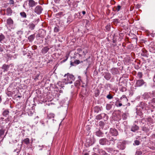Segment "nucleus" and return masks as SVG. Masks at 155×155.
Segmentation results:
<instances>
[{
    "label": "nucleus",
    "instance_id": "1",
    "mask_svg": "<svg viewBox=\"0 0 155 155\" xmlns=\"http://www.w3.org/2000/svg\"><path fill=\"white\" fill-rule=\"evenodd\" d=\"M64 77V78L63 80V82H59L58 83V84L61 87H64V86L62 85V83H64L65 84H71L75 79L73 75L68 73L65 74Z\"/></svg>",
    "mask_w": 155,
    "mask_h": 155
},
{
    "label": "nucleus",
    "instance_id": "2",
    "mask_svg": "<svg viewBox=\"0 0 155 155\" xmlns=\"http://www.w3.org/2000/svg\"><path fill=\"white\" fill-rule=\"evenodd\" d=\"M99 144L102 145H109L110 143H109V140L105 138H101L99 140Z\"/></svg>",
    "mask_w": 155,
    "mask_h": 155
},
{
    "label": "nucleus",
    "instance_id": "3",
    "mask_svg": "<svg viewBox=\"0 0 155 155\" xmlns=\"http://www.w3.org/2000/svg\"><path fill=\"white\" fill-rule=\"evenodd\" d=\"M136 85L137 87H140L144 85H146V83L143 79H140L137 81Z\"/></svg>",
    "mask_w": 155,
    "mask_h": 155
},
{
    "label": "nucleus",
    "instance_id": "4",
    "mask_svg": "<svg viewBox=\"0 0 155 155\" xmlns=\"http://www.w3.org/2000/svg\"><path fill=\"white\" fill-rule=\"evenodd\" d=\"M43 9L40 5H38L36 7L35 9V12L37 14H40L42 12Z\"/></svg>",
    "mask_w": 155,
    "mask_h": 155
},
{
    "label": "nucleus",
    "instance_id": "5",
    "mask_svg": "<svg viewBox=\"0 0 155 155\" xmlns=\"http://www.w3.org/2000/svg\"><path fill=\"white\" fill-rule=\"evenodd\" d=\"M110 134L113 136H117L118 134V132L116 130L113 128L110 129Z\"/></svg>",
    "mask_w": 155,
    "mask_h": 155
},
{
    "label": "nucleus",
    "instance_id": "6",
    "mask_svg": "<svg viewBox=\"0 0 155 155\" xmlns=\"http://www.w3.org/2000/svg\"><path fill=\"white\" fill-rule=\"evenodd\" d=\"M121 102H122L123 104H125V103H127L128 101V99L126 97L125 95H123L120 98Z\"/></svg>",
    "mask_w": 155,
    "mask_h": 155
},
{
    "label": "nucleus",
    "instance_id": "7",
    "mask_svg": "<svg viewBox=\"0 0 155 155\" xmlns=\"http://www.w3.org/2000/svg\"><path fill=\"white\" fill-rule=\"evenodd\" d=\"M9 67V65L4 64L2 66L1 68L3 70V72H5L8 71Z\"/></svg>",
    "mask_w": 155,
    "mask_h": 155
},
{
    "label": "nucleus",
    "instance_id": "8",
    "mask_svg": "<svg viewBox=\"0 0 155 155\" xmlns=\"http://www.w3.org/2000/svg\"><path fill=\"white\" fill-rule=\"evenodd\" d=\"M139 129V127L136 125L134 124L131 127V130L133 132H135Z\"/></svg>",
    "mask_w": 155,
    "mask_h": 155
},
{
    "label": "nucleus",
    "instance_id": "9",
    "mask_svg": "<svg viewBox=\"0 0 155 155\" xmlns=\"http://www.w3.org/2000/svg\"><path fill=\"white\" fill-rule=\"evenodd\" d=\"M106 115L104 113L101 114L97 115L96 117V119L97 120H100L104 118Z\"/></svg>",
    "mask_w": 155,
    "mask_h": 155
},
{
    "label": "nucleus",
    "instance_id": "10",
    "mask_svg": "<svg viewBox=\"0 0 155 155\" xmlns=\"http://www.w3.org/2000/svg\"><path fill=\"white\" fill-rule=\"evenodd\" d=\"M118 147L119 148L122 150H124L125 147V144L123 142L119 143Z\"/></svg>",
    "mask_w": 155,
    "mask_h": 155
},
{
    "label": "nucleus",
    "instance_id": "11",
    "mask_svg": "<svg viewBox=\"0 0 155 155\" xmlns=\"http://www.w3.org/2000/svg\"><path fill=\"white\" fill-rule=\"evenodd\" d=\"M37 3L35 2L33 0H30L29 1L28 4L29 6L31 7H33Z\"/></svg>",
    "mask_w": 155,
    "mask_h": 155
},
{
    "label": "nucleus",
    "instance_id": "12",
    "mask_svg": "<svg viewBox=\"0 0 155 155\" xmlns=\"http://www.w3.org/2000/svg\"><path fill=\"white\" fill-rule=\"evenodd\" d=\"M13 20L10 18H9L7 20V24L8 25L12 26L13 25Z\"/></svg>",
    "mask_w": 155,
    "mask_h": 155
},
{
    "label": "nucleus",
    "instance_id": "13",
    "mask_svg": "<svg viewBox=\"0 0 155 155\" xmlns=\"http://www.w3.org/2000/svg\"><path fill=\"white\" fill-rule=\"evenodd\" d=\"M102 109V107H100L98 106H96L94 107V112L98 113L99 111H101Z\"/></svg>",
    "mask_w": 155,
    "mask_h": 155
},
{
    "label": "nucleus",
    "instance_id": "14",
    "mask_svg": "<svg viewBox=\"0 0 155 155\" xmlns=\"http://www.w3.org/2000/svg\"><path fill=\"white\" fill-rule=\"evenodd\" d=\"M49 48L48 47H45L43 48L41 50V52L43 54H45L49 50Z\"/></svg>",
    "mask_w": 155,
    "mask_h": 155
},
{
    "label": "nucleus",
    "instance_id": "15",
    "mask_svg": "<svg viewBox=\"0 0 155 155\" xmlns=\"http://www.w3.org/2000/svg\"><path fill=\"white\" fill-rule=\"evenodd\" d=\"M111 72L113 74H117L118 73V71L117 68H114L111 69Z\"/></svg>",
    "mask_w": 155,
    "mask_h": 155
},
{
    "label": "nucleus",
    "instance_id": "16",
    "mask_svg": "<svg viewBox=\"0 0 155 155\" xmlns=\"http://www.w3.org/2000/svg\"><path fill=\"white\" fill-rule=\"evenodd\" d=\"M21 143L22 144L24 143L28 145L30 143V140L28 138H26L22 140Z\"/></svg>",
    "mask_w": 155,
    "mask_h": 155
},
{
    "label": "nucleus",
    "instance_id": "17",
    "mask_svg": "<svg viewBox=\"0 0 155 155\" xmlns=\"http://www.w3.org/2000/svg\"><path fill=\"white\" fill-rule=\"evenodd\" d=\"M121 6L119 5H118L117 7L115 6L113 8V11L114 12H118L120 9Z\"/></svg>",
    "mask_w": 155,
    "mask_h": 155
},
{
    "label": "nucleus",
    "instance_id": "18",
    "mask_svg": "<svg viewBox=\"0 0 155 155\" xmlns=\"http://www.w3.org/2000/svg\"><path fill=\"white\" fill-rule=\"evenodd\" d=\"M122 102H121V101L117 100L115 103V105L117 107H120L122 105Z\"/></svg>",
    "mask_w": 155,
    "mask_h": 155
},
{
    "label": "nucleus",
    "instance_id": "19",
    "mask_svg": "<svg viewBox=\"0 0 155 155\" xmlns=\"http://www.w3.org/2000/svg\"><path fill=\"white\" fill-rule=\"evenodd\" d=\"M12 11L10 8H8L6 10V14L8 15H11L12 13Z\"/></svg>",
    "mask_w": 155,
    "mask_h": 155
},
{
    "label": "nucleus",
    "instance_id": "20",
    "mask_svg": "<svg viewBox=\"0 0 155 155\" xmlns=\"http://www.w3.org/2000/svg\"><path fill=\"white\" fill-rule=\"evenodd\" d=\"M35 38V35L34 34L31 35L28 38V39L29 41L32 42L34 39Z\"/></svg>",
    "mask_w": 155,
    "mask_h": 155
},
{
    "label": "nucleus",
    "instance_id": "21",
    "mask_svg": "<svg viewBox=\"0 0 155 155\" xmlns=\"http://www.w3.org/2000/svg\"><path fill=\"white\" fill-rule=\"evenodd\" d=\"M104 77L107 80H109L111 78L110 74L109 73H107L105 75Z\"/></svg>",
    "mask_w": 155,
    "mask_h": 155
},
{
    "label": "nucleus",
    "instance_id": "22",
    "mask_svg": "<svg viewBox=\"0 0 155 155\" xmlns=\"http://www.w3.org/2000/svg\"><path fill=\"white\" fill-rule=\"evenodd\" d=\"M28 27L31 30H33L35 27V25L33 23H31L29 24Z\"/></svg>",
    "mask_w": 155,
    "mask_h": 155
},
{
    "label": "nucleus",
    "instance_id": "23",
    "mask_svg": "<svg viewBox=\"0 0 155 155\" xmlns=\"http://www.w3.org/2000/svg\"><path fill=\"white\" fill-rule=\"evenodd\" d=\"M110 140L109 141V143H111L112 144L114 145L115 143V142L114 141V140H115L116 139L114 140L113 137H111V138H109Z\"/></svg>",
    "mask_w": 155,
    "mask_h": 155
},
{
    "label": "nucleus",
    "instance_id": "24",
    "mask_svg": "<svg viewBox=\"0 0 155 155\" xmlns=\"http://www.w3.org/2000/svg\"><path fill=\"white\" fill-rule=\"evenodd\" d=\"M64 14L63 12H60L56 14V16L57 18L61 17L64 15Z\"/></svg>",
    "mask_w": 155,
    "mask_h": 155
},
{
    "label": "nucleus",
    "instance_id": "25",
    "mask_svg": "<svg viewBox=\"0 0 155 155\" xmlns=\"http://www.w3.org/2000/svg\"><path fill=\"white\" fill-rule=\"evenodd\" d=\"M103 133H102L100 130H98L96 132V135L98 137H100L102 136Z\"/></svg>",
    "mask_w": 155,
    "mask_h": 155
},
{
    "label": "nucleus",
    "instance_id": "26",
    "mask_svg": "<svg viewBox=\"0 0 155 155\" xmlns=\"http://www.w3.org/2000/svg\"><path fill=\"white\" fill-rule=\"evenodd\" d=\"M9 111L8 110H5L3 113V115L4 116L7 117L8 115Z\"/></svg>",
    "mask_w": 155,
    "mask_h": 155
},
{
    "label": "nucleus",
    "instance_id": "27",
    "mask_svg": "<svg viewBox=\"0 0 155 155\" xmlns=\"http://www.w3.org/2000/svg\"><path fill=\"white\" fill-rule=\"evenodd\" d=\"M88 52L87 50H83L82 53L81 54H79V55L80 57H81L82 55H85Z\"/></svg>",
    "mask_w": 155,
    "mask_h": 155
},
{
    "label": "nucleus",
    "instance_id": "28",
    "mask_svg": "<svg viewBox=\"0 0 155 155\" xmlns=\"http://www.w3.org/2000/svg\"><path fill=\"white\" fill-rule=\"evenodd\" d=\"M54 115L53 113H50L48 115V118L49 119H51L52 118H54Z\"/></svg>",
    "mask_w": 155,
    "mask_h": 155
},
{
    "label": "nucleus",
    "instance_id": "29",
    "mask_svg": "<svg viewBox=\"0 0 155 155\" xmlns=\"http://www.w3.org/2000/svg\"><path fill=\"white\" fill-rule=\"evenodd\" d=\"M143 74L141 72H138L137 74V78H142Z\"/></svg>",
    "mask_w": 155,
    "mask_h": 155
},
{
    "label": "nucleus",
    "instance_id": "30",
    "mask_svg": "<svg viewBox=\"0 0 155 155\" xmlns=\"http://www.w3.org/2000/svg\"><path fill=\"white\" fill-rule=\"evenodd\" d=\"M20 15L21 17L23 18H26L27 15L24 12H21L20 13Z\"/></svg>",
    "mask_w": 155,
    "mask_h": 155
},
{
    "label": "nucleus",
    "instance_id": "31",
    "mask_svg": "<svg viewBox=\"0 0 155 155\" xmlns=\"http://www.w3.org/2000/svg\"><path fill=\"white\" fill-rule=\"evenodd\" d=\"M100 94V91L98 89H96L95 91L94 95L96 97H97Z\"/></svg>",
    "mask_w": 155,
    "mask_h": 155
},
{
    "label": "nucleus",
    "instance_id": "32",
    "mask_svg": "<svg viewBox=\"0 0 155 155\" xmlns=\"http://www.w3.org/2000/svg\"><path fill=\"white\" fill-rule=\"evenodd\" d=\"M5 132V130H4L3 129H2L0 130V137L3 135Z\"/></svg>",
    "mask_w": 155,
    "mask_h": 155
},
{
    "label": "nucleus",
    "instance_id": "33",
    "mask_svg": "<svg viewBox=\"0 0 155 155\" xmlns=\"http://www.w3.org/2000/svg\"><path fill=\"white\" fill-rule=\"evenodd\" d=\"M150 48V49L151 50V51L153 53H155V47L152 46L151 45V46Z\"/></svg>",
    "mask_w": 155,
    "mask_h": 155
},
{
    "label": "nucleus",
    "instance_id": "34",
    "mask_svg": "<svg viewBox=\"0 0 155 155\" xmlns=\"http://www.w3.org/2000/svg\"><path fill=\"white\" fill-rule=\"evenodd\" d=\"M45 36V35H41L40 34H38L37 36V38H38V39H40V38H44Z\"/></svg>",
    "mask_w": 155,
    "mask_h": 155
},
{
    "label": "nucleus",
    "instance_id": "35",
    "mask_svg": "<svg viewBox=\"0 0 155 155\" xmlns=\"http://www.w3.org/2000/svg\"><path fill=\"white\" fill-rule=\"evenodd\" d=\"M112 107L111 105L110 104H107L106 106V109L109 110H110Z\"/></svg>",
    "mask_w": 155,
    "mask_h": 155
},
{
    "label": "nucleus",
    "instance_id": "36",
    "mask_svg": "<svg viewBox=\"0 0 155 155\" xmlns=\"http://www.w3.org/2000/svg\"><path fill=\"white\" fill-rule=\"evenodd\" d=\"M106 30L107 31H110V25H107L105 27Z\"/></svg>",
    "mask_w": 155,
    "mask_h": 155
},
{
    "label": "nucleus",
    "instance_id": "37",
    "mask_svg": "<svg viewBox=\"0 0 155 155\" xmlns=\"http://www.w3.org/2000/svg\"><path fill=\"white\" fill-rule=\"evenodd\" d=\"M80 81L79 80H77L75 83V85L76 86H78L80 85Z\"/></svg>",
    "mask_w": 155,
    "mask_h": 155
},
{
    "label": "nucleus",
    "instance_id": "38",
    "mask_svg": "<svg viewBox=\"0 0 155 155\" xmlns=\"http://www.w3.org/2000/svg\"><path fill=\"white\" fill-rule=\"evenodd\" d=\"M5 38L4 35L1 33H0V41L3 40Z\"/></svg>",
    "mask_w": 155,
    "mask_h": 155
},
{
    "label": "nucleus",
    "instance_id": "39",
    "mask_svg": "<svg viewBox=\"0 0 155 155\" xmlns=\"http://www.w3.org/2000/svg\"><path fill=\"white\" fill-rule=\"evenodd\" d=\"M142 154V152L140 150H137L136 151L135 155H141Z\"/></svg>",
    "mask_w": 155,
    "mask_h": 155
},
{
    "label": "nucleus",
    "instance_id": "40",
    "mask_svg": "<svg viewBox=\"0 0 155 155\" xmlns=\"http://www.w3.org/2000/svg\"><path fill=\"white\" fill-rule=\"evenodd\" d=\"M134 143L135 145H138L140 143V142L138 140H135L134 141Z\"/></svg>",
    "mask_w": 155,
    "mask_h": 155
},
{
    "label": "nucleus",
    "instance_id": "41",
    "mask_svg": "<svg viewBox=\"0 0 155 155\" xmlns=\"http://www.w3.org/2000/svg\"><path fill=\"white\" fill-rule=\"evenodd\" d=\"M107 98L108 99H110L113 98V96H111L110 94H109L107 95Z\"/></svg>",
    "mask_w": 155,
    "mask_h": 155
},
{
    "label": "nucleus",
    "instance_id": "42",
    "mask_svg": "<svg viewBox=\"0 0 155 155\" xmlns=\"http://www.w3.org/2000/svg\"><path fill=\"white\" fill-rule=\"evenodd\" d=\"M71 16H69L67 19V23H70L71 22Z\"/></svg>",
    "mask_w": 155,
    "mask_h": 155
},
{
    "label": "nucleus",
    "instance_id": "43",
    "mask_svg": "<svg viewBox=\"0 0 155 155\" xmlns=\"http://www.w3.org/2000/svg\"><path fill=\"white\" fill-rule=\"evenodd\" d=\"M69 57V54H67L65 56V57L66 58V59L65 60H63V62H65V61H66L68 59Z\"/></svg>",
    "mask_w": 155,
    "mask_h": 155
},
{
    "label": "nucleus",
    "instance_id": "44",
    "mask_svg": "<svg viewBox=\"0 0 155 155\" xmlns=\"http://www.w3.org/2000/svg\"><path fill=\"white\" fill-rule=\"evenodd\" d=\"M74 63L75 64H78L80 63V61L79 60H76L74 61Z\"/></svg>",
    "mask_w": 155,
    "mask_h": 155
},
{
    "label": "nucleus",
    "instance_id": "45",
    "mask_svg": "<svg viewBox=\"0 0 155 155\" xmlns=\"http://www.w3.org/2000/svg\"><path fill=\"white\" fill-rule=\"evenodd\" d=\"M38 147L39 148V150H42V148L44 147V145H42L41 146L39 145L38 146Z\"/></svg>",
    "mask_w": 155,
    "mask_h": 155
},
{
    "label": "nucleus",
    "instance_id": "46",
    "mask_svg": "<svg viewBox=\"0 0 155 155\" xmlns=\"http://www.w3.org/2000/svg\"><path fill=\"white\" fill-rule=\"evenodd\" d=\"M14 2L13 0H10L9 1V3L10 4H14Z\"/></svg>",
    "mask_w": 155,
    "mask_h": 155
},
{
    "label": "nucleus",
    "instance_id": "47",
    "mask_svg": "<svg viewBox=\"0 0 155 155\" xmlns=\"http://www.w3.org/2000/svg\"><path fill=\"white\" fill-rule=\"evenodd\" d=\"M78 52L80 53L82 51V49L81 48H78L77 49Z\"/></svg>",
    "mask_w": 155,
    "mask_h": 155
},
{
    "label": "nucleus",
    "instance_id": "48",
    "mask_svg": "<svg viewBox=\"0 0 155 155\" xmlns=\"http://www.w3.org/2000/svg\"><path fill=\"white\" fill-rule=\"evenodd\" d=\"M0 52H2L3 51V49L2 47V46H1V45H0Z\"/></svg>",
    "mask_w": 155,
    "mask_h": 155
},
{
    "label": "nucleus",
    "instance_id": "49",
    "mask_svg": "<svg viewBox=\"0 0 155 155\" xmlns=\"http://www.w3.org/2000/svg\"><path fill=\"white\" fill-rule=\"evenodd\" d=\"M54 31L56 32L58 31V29L57 27H55L54 28Z\"/></svg>",
    "mask_w": 155,
    "mask_h": 155
},
{
    "label": "nucleus",
    "instance_id": "50",
    "mask_svg": "<svg viewBox=\"0 0 155 155\" xmlns=\"http://www.w3.org/2000/svg\"><path fill=\"white\" fill-rule=\"evenodd\" d=\"M74 62H72V61H71V66H74L75 65L74 64Z\"/></svg>",
    "mask_w": 155,
    "mask_h": 155
},
{
    "label": "nucleus",
    "instance_id": "51",
    "mask_svg": "<svg viewBox=\"0 0 155 155\" xmlns=\"http://www.w3.org/2000/svg\"><path fill=\"white\" fill-rule=\"evenodd\" d=\"M82 13L83 15H84L85 14L86 12L85 11H83L82 12Z\"/></svg>",
    "mask_w": 155,
    "mask_h": 155
},
{
    "label": "nucleus",
    "instance_id": "52",
    "mask_svg": "<svg viewBox=\"0 0 155 155\" xmlns=\"http://www.w3.org/2000/svg\"><path fill=\"white\" fill-rule=\"evenodd\" d=\"M153 80L155 82V75L154 76Z\"/></svg>",
    "mask_w": 155,
    "mask_h": 155
},
{
    "label": "nucleus",
    "instance_id": "53",
    "mask_svg": "<svg viewBox=\"0 0 155 155\" xmlns=\"http://www.w3.org/2000/svg\"><path fill=\"white\" fill-rule=\"evenodd\" d=\"M2 101V99L1 96H0V103Z\"/></svg>",
    "mask_w": 155,
    "mask_h": 155
},
{
    "label": "nucleus",
    "instance_id": "54",
    "mask_svg": "<svg viewBox=\"0 0 155 155\" xmlns=\"http://www.w3.org/2000/svg\"><path fill=\"white\" fill-rule=\"evenodd\" d=\"M84 155H89V154H88V153H85L84 154Z\"/></svg>",
    "mask_w": 155,
    "mask_h": 155
},
{
    "label": "nucleus",
    "instance_id": "55",
    "mask_svg": "<svg viewBox=\"0 0 155 155\" xmlns=\"http://www.w3.org/2000/svg\"><path fill=\"white\" fill-rule=\"evenodd\" d=\"M41 32L42 33H44L45 32V31H44V30H42L41 31Z\"/></svg>",
    "mask_w": 155,
    "mask_h": 155
},
{
    "label": "nucleus",
    "instance_id": "56",
    "mask_svg": "<svg viewBox=\"0 0 155 155\" xmlns=\"http://www.w3.org/2000/svg\"><path fill=\"white\" fill-rule=\"evenodd\" d=\"M145 95H148V93H147V94H145Z\"/></svg>",
    "mask_w": 155,
    "mask_h": 155
},
{
    "label": "nucleus",
    "instance_id": "57",
    "mask_svg": "<svg viewBox=\"0 0 155 155\" xmlns=\"http://www.w3.org/2000/svg\"><path fill=\"white\" fill-rule=\"evenodd\" d=\"M18 97H19H19H21V96H18Z\"/></svg>",
    "mask_w": 155,
    "mask_h": 155
},
{
    "label": "nucleus",
    "instance_id": "58",
    "mask_svg": "<svg viewBox=\"0 0 155 155\" xmlns=\"http://www.w3.org/2000/svg\"><path fill=\"white\" fill-rule=\"evenodd\" d=\"M42 124L44 126V123H42Z\"/></svg>",
    "mask_w": 155,
    "mask_h": 155
},
{
    "label": "nucleus",
    "instance_id": "59",
    "mask_svg": "<svg viewBox=\"0 0 155 155\" xmlns=\"http://www.w3.org/2000/svg\"><path fill=\"white\" fill-rule=\"evenodd\" d=\"M147 98H149V97H147Z\"/></svg>",
    "mask_w": 155,
    "mask_h": 155
}]
</instances>
